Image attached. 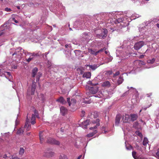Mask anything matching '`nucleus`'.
Wrapping results in <instances>:
<instances>
[{
    "mask_svg": "<svg viewBox=\"0 0 159 159\" xmlns=\"http://www.w3.org/2000/svg\"><path fill=\"white\" fill-rule=\"evenodd\" d=\"M38 114V111L36 110L35 109L34 110V114H33L32 115L31 117V124L32 125H34L35 123V116Z\"/></svg>",
    "mask_w": 159,
    "mask_h": 159,
    "instance_id": "15",
    "label": "nucleus"
},
{
    "mask_svg": "<svg viewBox=\"0 0 159 159\" xmlns=\"http://www.w3.org/2000/svg\"><path fill=\"white\" fill-rule=\"evenodd\" d=\"M28 5L30 7H36L39 6V5L37 3H34L31 2H30L29 3Z\"/></svg>",
    "mask_w": 159,
    "mask_h": 159,
    "instance_id": "31",
    "label": "nucleus"
},
{
    "mask_svg": "<svg viewBox=\"0 0 159 159\" xmlns=\"http://www.w3.org/2000/svg\"><path fill=\"white\" fill-rule=\"evenodd\" d=\"M110 85V83L108 81H105L102 84V86L104 87H109Z\"/></svg>",
    "mask_w": 159,
    "mask_h": 159,
    "instance_id": "26",
    "label": "nucleus"
},
{
    "mask_svg": "<svg viewBox=\"0 0 159 159\" xmlns=\"http://www.w3.org/2000/svg\"><path fill=\"white\" fill-rule=\"evenodd\" d=\"M102 13H101L99 14H95L94 15V16L95 18H103V16L102 15Z\"/></svg>",
    "mask_w": 159,
    "mask_h": 159,
    "instance_id": "35",
    "label": "nucleus"
},
{
    "mask_svg": "<svg viewBox=\"0 0 159 159\" xmlns=\"http://www.w3.org/2000/svg\"><path fill=\"white\" fill-rule=\"evenodd\" d=\"M90 52L91 54L94 55L95 56H96L98 54L97 51H94L91 49L90 50Z\"/></svg>",
    "mask_w": 159,
    "mask_h": 159,
    "instance_id": "45",
    "label": "nucleus"
},
{
    "mask_svg": "<svg viewBox=\"0 0 159 159\" xmlns=\"http://www.w3.org/2000/svg\"><path fill=\"white\" fill-rule=\"evenodd\" d=\"M156 155L157 158L159 159V148L157 150V152L156 153Z\"/></svg>",
    "mask_w": 159,
    "mask_h": 159,
    "instance_id": "57",
    "label": "nucleus"
},
{
    "mask_svg": "<svg viewBox=\"0 0 159 159\" xmlns=\"http://www.w3.org/2000/svg\"><path fill=\"white\" fill-rule=\"evenodd\" d=\"M24 128L26 129L27 131L30 130L31 128V125L30 124V123L29 122V119L28 118L27 116V117L26 121Z\"/></svg>",
    "mask_w": 159,
    "mask_h": 159,
    "instance_id": "17",
    "label": "nucleus"
},
{
    "mask_svg": "<svg viewBox=\"0 0 159 159\" xmlns=\"http://www.w3.org/2000/svg\"><path fill=\"white\" fill-rule=\"evenodd\" d=\"M91 76V73L90 72H87L84 73L83 75V77L84 78H89Z\"/></svg>",
    "mask_w": 159,
    "mask_h": 159,
    "instance_id": "33",
    "label": "nucleus"
},
{
    "mask_svg": "<svg viewBox=\"0 0 159 159\" xmlns=\"http://www.w3.org/2000/svg\"><path fill=\"white\" fill-rule=\"evenodd\" d=\"M12 20L14 21L16 23H18V21L15 19V18H12Z\"/></svg>",
    "mask_w": 159,
    "mask_h": 159,
    "instance_id": "64",
    "label": "nucleus"
},
{
    "mask_svg": "<svg viewBox=\"0 0 159 159\" xmlns=\"http://www.w3.org/2000/svg\"><path fill=\"white\" fill-rule=\"evenodd\" d=\"M24 132L23 128H20L17 132V134H23Z\"/></svg>",
    "mask_w": 159,
    "mask_h": 159,
    "instance_id": "36",
    "label": "nucleus"
},
{
    "mask_svg": "<svg viewBox=\"0 0 159 159\" xmlns=\"http://www.w3.org/2000/svg\"><path fill=\"white\" fill-rule=\"evenodd\" d=\"M89 121L88 120H86L82 122V124L80 125L84 129L87 128V126L89 124Z\"/></svg>",
    "mask_w": 159,
    "mask_h": 159,
    "instance_id": "23",
    "label": "nucleus"
},
{
    "mask_svg": "<svg viewBox=\"0 0 159 159\" xmlns=\"http://www.w3.org/2000/svg\"><path fill=\"white\" fill-rule=\"evenodd\" d=\"M122 12H107L106 13V15H108V17L109 18H111L113 16H116L119 14H121Z\"/></svg>",
    "mask_w": 159,
    "mask_h": 159,
    "instance_id": "18",
    "label": "nucleus"
},
{
    "mask_svg": "<svg viewBox=\"0 0 159 159\" xmlns=\"http://www.w3.org/2000/svg\"><path fill=\"white\" fill-rule=\"evenodd\" d=\"M133 1H134V2H136L137 3V2H139V3H137V5H141L140 4V2H141L142 0H132Z\"/></svg>",
    "mask_w": 159,
    "mask_h": 159,
    "instance_id": "53",
    "label": "nucleus"
},
{
    "mask_svg": "<svg viewBox=\"0 0 159 159\" xmlns=\"http://www.w3.org/2000/svg\"><path fill=\"white\" fill-rule=\"evenodd\" d=\"M141 16L137 14H134L131 16V17H128L125 15L123 17H120L117 19L115 21L116 24L117 23H120L119 26L120 25V28L127 26L129 24V22L132 20L140 17Z\"/></svg>",
    "mask_w": 159,
    "mask_h": 159,
    "instance_id": "2",
    "label": "nucleus"
},
{
    "mask_svg": "<svg viewBox=\"0 0 159 159\" xmlns=\"http://www.w3.org/2000/svg\"><path fill=\"white\" fill-rule=\"evenodd\" d=\"M12 52H10V54H12L13 57L17 58L20 60L21 59L23 54H24L26 55H32V53L29 52H25V50L19 47L16 49H12Z\"/></svg>",
    "mask_w": 159,
    "mask_h": 159,
    "instance_id": "3",
    "label": "nucleus"
},
{
    "mask_svg": "<svg viewBox=\"0 0 159 159\" xmlns=\"http://www.w3.org/2000/svg\"><path fill=\"white\" fill-rule=\"evenodd\" d=\"M4 74L5 75H6L5 74H7V75H9L10 77H11V78L12 77V76L11 74V73L10 72L4 71Z\"/></svg>",
    "mask_w": 159,
    "mask_h": 159,
    "instance_id": "56",
    "label": "nucleus"
},
{
    "mask_svg": "<svg viewBox=\"0 0 159 159\" xmlns=\"http://www.w3.org/2000/svg\"><path fill=\"white\" fill-rule=\"evenodd\" d=\"M104 63H101L100 64H94L93 65H87V66H88L89 67V70H90L94 71L97 69L98 67L100 66L103 65Z\"/></svg>",
    "mask_w": 159,
    "mask_h": 159,
    "instance_id": "13",
    "label": "nucleus"
},
{
    "mask_svg": "<svg viewBox=\"0 0 159 159\" xmlns=\"http://www.w3.org/2000/svg\"><path fill=\"white\" fill-rule=\"evenodd\" d=\"M107 59L108 60V61L109 62V61H112V60L113 59V58L112 57L110 56L108 58H107Z\"/></svg>",
    "mask_w": 159,
    "mask_h": 159,
    "instance_id": "63",
    "label": "nucleus"
},
{
    "mask_svg": "<svg viewBox=\"0 0 159 159\" xmlns=\"http://www.w3.org/2000/svg\"><path fill=\"white\" fill-rule=\"evenodd\" d=\"M41 55V52H39L37 53H33L32 55V57L39 56Z\"/></svg>",
    "mask_w": 159,
    "mask_h": 159,
    "instance_id": "39",
    "label": "nucleus"
},
{
    "mask_svg": "<svg viewBox=\"0 0 159 159\" xmlns=\"http://www.w3.org/2000/svg\"><path fill=\"white\" fill-rule=\"evenodd\" d=\"M135 64L137 65H138L139 66H142L145 65L144 62L141 60H137L135 61Z\"/></svg>",
    "mask_w": 159,
    "mask_h": 159,
    "instance_id": "29",
    "label": "nucleus"
},
{
    "mask_svg": "<svg viewBox=\"0 0 159 159\" xmlns=\"http://www.w3.org/2000/svg\"><path fill=\"white\" fill-rule=\"evenodd\" d=\"M8 158L10 159L12 158V156H11V157H10L7 156L6 154H4L3 156H2V157L0 158L1 159H8Z\"/></svg>",
    "mask_w": 159,
    "mask_h": 159,
    "instance_id": "42",
    "label": "nucleus"
},
{
    "mask_svg": "<svg viewBox=\"0 0 159 159\" xmlns=\"http://www.w3.org/2000/svg\"><path fill=\"white\" fill-rule=\"evenodd\" d=\"M39 98L43 102L45 99V95L43 94H41L39 95Z\"/></svg>",
    "mask_w": 159,
    "mask_h": 159,
    "instance_id": "41",
    "label": "nucleus"
},
{
    "mask_svg": "<svg viewBox=\"0 0 159 159\" xmlns=\"http://www.w3.org/2000/svg\"><path fill=\"white\" fill-rule=\"evenodd\" d=\"M38 71V69L37 68L35 67L32 70V76L34 77L36 76Z\"/></svg>",
    "mask_w": 159,
    "mask_h": 159,
    "instance_id": "30",
    "label": "nucleus"
},
{
    "mask_svg": "<svg viewBox=\"0 0 159 159\" xmlns=\"http://www.w3.org/2000/svg\"><path fill=\"white\" fill-rule=\"evenodd\" d=\"M122 121L124 123H126L130 121V115L127 114H125V115L124 116L122 117Z\"/></svg>",
    "mask_w": 159,
    "mask_h": 159,
    "instance_id": "16",
    "label": "nucleus"
},
{
    "mask_svg": "<svg viewBox=\"0 0 159 159\" xmlns=\"http://www.w3.org/2000/svg\"><path fill=\"white\" fill-rule=\"evenodd\" d=\"M49 53V52H46L44 54H42V56L43 57H44V56H45V57L46 58V59L47 56Z\"/></svg>",
    "mask_w": 159,
    "mask_h": 159,
    "instance_id": "60",
    "label": "nucleus"
},
{
    "mask_svg": "<svg viewBox=\"0 0 159 159\" xmlns=\"http://www.w3.org/2000/svg\"><path fill=\"white\" fill-rule=\"evenodd\" d=\"M124 81L123 76L120 75L117 81V84L118 85L121 84Z\"/></svg>",
    "mask_w": 159,
    "mask_h": 159,
    "instance_id": "27",
    "label": "nucleus"
},
{
    "mask_svg": "<svg viewBox=\"0 0 159 159\" xmlns=\"http://www.w3.org/2000/svg\"><path fill=\"white\" fill-rule=\"evenodd\" d=\"M47 65L48 66V68H49L51 66L53 67L54 66L51 62L49 61H48L47 62Z\"/></svg>",
    "mask_w": 159,
    "mask_h": 159,
    "instance_id": "44",
    "label": "nucleus"
},
{
    "mask_svg": "<svg viewBox=\"0 0 159 159\" xmlns=\"http://www.w3.org/2000/svg\"><path fill=\"white\" fill-rule=\"evenodd\" d=\"M5 10L6 11H7V12H10L11 11V10L9 8H8L7 7L5 8Z\"/></svg>",
    "mask_w": 159,
    "mask_h": 159,
    "instance_id": "59",
    "label": "nucleus"
},
{
    "mask_svg": "<svg viewBox=\"0 0 159 159\" xmlns=\"http://www.w3.org/2000/svg\"><path fill=\"white\" fill-rule=\"evenodd\" d=\"M42 76V74L40 72H39L36 75V82H38L40 78Z\"/></svg>",
    "mask_w": 159,
    "mask_h": 159,
    "instance_id": "37",
    "label": "nucleus"
},
{
    "mask_svg": "<svg viewBox=\"0 0 159 159\" xmlns=\"http://www.w3.org/2000/svg\"><path fill=\"white\" fill-rule=\"evenodd\" d=\"M125 146H126V149L128 150H130L131 148V146H129V147H127L126 146V142H125Z\"/></svg>",
    "mask_w": 159,
    "mask_h": 159,
    "instance_id": "61",
    "label": "nucleus"
},
{
    "mask_svg": "<svg viewBox=\"0 0 159 159\" xmlns=\"http://www.w3.org/2000/svg\"><path fill=\"white\" fill-rule=\"evenodd\" d=\"M107 12H102V15L103 16V18H105L107 19L108 17V15H106V13H107Z\"/></svg>",
    "mask_w": 159,
    "mask_h": 159,
    "instance_id": "51",
    "label": "nucleus"
},
{
    "mask_svg": "<svg viewBox=\"0 0 159 159\" xmlns=\"http://www.w3.org/2000/svg\"><path fill=\"white\" fill-rule=\"evenodd\" d=\"M150 53V50H149V49H148L146 51V52H145L144 53V54H149Z\"/></svg>",
    "mask_w": 159,
    "mask_h": 159,
    "instance_id": "62",
    "label": "nucleus"
},
{
    "mask_svg": "<svg viewBox=\"0 0 159 159\" xmlns=\"http://www.w3.org/2000/svg\"><path fill=\"white\" fill-rule=\"evenodd\" d=\"M100 120L99 119H96L95 120H93L92 121V123L93 124H96L94 126L91 127L89 128L90 130H93V131L92 133H89L87 134L86 136L88 137H90L93 136L95 134L97 133V131L96 129L100 125Z\"/></svg>",
    "mask_w": 159,
    "mask_h": 159,
    "instance_id": "6",
    "label": "nucleus"
},
{
    "mask_svg": "<svg viewBox=\"0 0 159 159\" xmlns=\"http://www.w3.org/2000/svg\"><path fill=\"white\" fill-rule=\"evenodd\" d=\"M129 44V41H124L122 46L119 47L116 49V56L120 57L121 60L120 62H123V60L128 57L127 56L130 53Z\"/></svg>",
    "mask_w": 159,
    "mask_h": 159,
    "instance_id": "1",
    "label": "nucleus"
},
{
    "mask_svg": "<svg viewBox=\"0 0 159 159\" xmlns=\"http://www.w3.org/2000/svg\"><path fill=\"white\" fill-rule=\"evenodd\" d=\"M148 143V139L146 138H144L143 144L144 146H146Z\"/></svg>",
    "mask_w": 159,
    "mask_h": 159,
    "instance_id": "38",
    "label": "nucleus"
},
{
    "mask_svg": "<svg viewBox=\"0 0 159 159\" xmlns=\"http://www.w3.org/2000/svg\"><path fill=\"white\" fill-rule=\"evenodd\" d=\"M129 93V90L126 91L125 93H123L121 95L122 97H124L128 95Z\"/></svg>",
    "mask_w": 159,
    "mask_h": 159,
    "instance_id": "50",
    "label": "nucleus"
},
{
    "mask_svg": "<svg viewBox=\"0 0 159 159\" xmlns=\"http://www.w3.org/2000/svg\"><path fill=\"white\" fill-rule=\"evenodd\" d=\"M98 88L97 87L95 88L92 87L90 89V92L93 94H95L98 91Z\"/></svg>",
    "mask_w": 159,
    "mask_h": 159,
    "instance_id": "32",
    "label": "nucleus"
},
{
    "mask_svg": "<svg viewBox=\"0 0 159 159\" xmlns=\"http://www.w3.org/2000/svg\"><path fill=\"white\" fill-rule=\"evenodd\" d=\"M85 24L82 20H79L75 21L74 24V28H79L81 29L84 28V26Z\"/></svg>",
    "mask_w": 159,
    "mask_h": 159,
    "instance_id": "8",
    "label": "nucleus"
},
{
    "mask_svg": "<svg viewBox=\"0 0 159 159\" xmlns=\"http://www.w3.org/2000/svg\"><path fill=\"white\" fill-rule=\"evenodd\" d=\"M136 134L138 136L140 137L141 138H142V137H143L142 134L141 132H139V131H137L136 132Z\"/></svg>",
    "mask_w": 159,
    "mask_h": 159,
    "instance_id": "48",
    "label": "nucleus"
},
{
    "mask_svg": "<svg viewBox=\"0 0 159 159\" xmlns=\"http://www.w3.org/2000/svg\"><path fill=\"white\" fill-rule=\"evenodd\" d=\"M59 159H68V158L66 155L63 154H61Z\"/></svg>",
    "mask_w": 159,
    "mask_h": 159,
    "instance_id": "40",
    "label": "nucleus"
},
{
    "mask_svg": "<svg viewBox=\"0 0 159 159\" xmlns=\"http://www.w3.org/2000/svg\"><path fill=\"white\" fill-rule=\"evenodd\" d=\"M56 101L62 104H65L66 103V102L64 99L62 97H60L59 98L56 100Z\"/></svg>",
    "mask_w": 159,
    "mask_h": 159,
    "instance_id": "28",
    "label": "nucleus"
},
{
    "mask_svg": "<svg viewBox=\"0 0 159 159\" xmlns=\"http://www.w3.org/2000/svg\"><path fill=\"white\" fill-rule=\"evenodd\" d=\"M132 155L133 157L135 159H139V157L136 156V152H133Z\"/></svg>",
    "mask_w": 159,
    "mask_h": 159,
    "instance_id": "43",
    "label": "nucleus"
},
{
    "mask_svg": "<svg viewBox=\"0 0 159 159\" xmlns=\"http://www.w3.org/2000/svg\"><path fill=\"white\" fill-rule=\"evenodd\" d=\"M60 109L61 113L62 116H64L67 113V110L65 107H61Z\"/></svg>",
    "mask_w": 159,
    "mask_h": 159,
    "instance_id": "25",
    "label": "nucleus"
},
{
    "mask_svg": "<svg viewBox=\"0 0 159 159\" xmlns=\"http://www.w3.org/2000/svg\"><path fill=\"white\" fill-rule=\"evenodd\" d=\"M33 59H34V57H32L31 56H30V57L28 59H26V61L27 62H29L30 61L33 60Z\"/></svg>",
    "mask_w": 159,
    "mask_h": 159,
    "instance_id": "49",
    "label": "nucleus"
},
{
    "mask_svg": "<svg viewBox=\"0 0 159 159\" xmlns=\"http://www.w3.org/2000/svg\"><path fill=\"white\" fill-rule=\"evenodd\" d=\"M120 74V72L119 71L116 72L114 74L113 77L115 78L116 76Z\"/></svg>",
    "mask_w": 159,
    "mask_h": 159,
    "instance_id": "55",
    "label": "nucleus"
},
{
    "mask_svg": "<svg viewBox=\"0 0 159 159\" xmlns=\"http://www.w3.org/2000/svg\"><path fill=\"white\" fill-rule=\"evenodd\" d=\"M121 118V116L120 114H117L116 116L115 120V125H118L119 124Z\"/></svg>",
    "mask_w": 159,
    "mask_h": 159,
    "instance_id": "20",
    "label": "nucleus"
},
{
    "mask_svg": "<svg viewBox=\"0 0 159 159\" xmlns=\"http://www.w3.org/2000/svg\"><path fill=\"white\" fill-rule=\"evenodd\" d=\"M155 59L154 58L150 60H148L147 61V62L149 64H152L155 61Z\"/></svg>",
    "mask_w": 159,
    "mask_h": 159,
    "instance_id": "46",
    "label": "nucleus"
},
{
    "mask_svg": "<svg viewBox=\"0 0 159 159\" xmlns=\"http://www.w3.org/2000/svg\"><path fill=\"white\" fill-rule=\"evenodd\" d=\"M103 133H106L107 132V131L106 130L105 127H103L101 129Z\"/></svg>",
    "mask_w": 159,
    "mask_h": 159,
    "instance_id": "52",
    "label": "nucleus"
},
{
    "mask_svg": "<svg viewBox=\"0 0 159 159\" xmlns=\"http://www.w3.org/2000/svg\"><path fill=\"white\" fill-rule=\"evenodd\" d=\"M101 33L97 34L96 37L99 39H104L107 36V30L106 29H102L101 30Z\"/></svg>",
    "mask_w": 159,
    "mask_h": 159,
    "instance_id": "9",
    "label": "nucleus"
},
{
    "mask_svg": "<svg viewBox=\"0 0 159 159\" xmlns=\"http://www.w3.org/2000/svg\"><path fill=\"white\" fill-rule=\"evenodd\" d=\"M47 142L48 143L52 144L59 145L60 144V142L58 140H56L54 138L51 137H49L48 139Z\"/></svg>",
    "mask_w": 159,
    "mask_h": 159,
    "instance_id": "11",
    "label": "nucleus"
},
{
    "mask_svg": "<svg viewBox=\"0 0 159 159\" xmlns=\"http://www.w3.org/2000/svg\"><path fill=\"white\" fill-rule=\"evenodd\" d=\"M114 92L113 90L111 91H103V93L102 92H99L97 94L91 96V97H96L98 98H109V95H111L113 94Z\"/></svg>",
    "mask_w": 159,
    "mask_h": 159,
    "instance_id": "4",
    "label": "nucleus"
},
{
    "mask_svg": "<svg viewBox=\"0 0 159 159\" xmlns=\"http://www.w3.org/2000/svg\"><path fill=\"white\" fill-rule=\"evenodd\" d=\"M146 44V43L143 41H140L135 43L134 45V49L138 50L140 49L143 46Z\"/></svg>",
    "mask_w": 159,
    "mask_h": 159,
    "instance_id": "12",
    "label": "nucleus"
},
{
    "mask_svg": "<svg viewBox=\"0 0 159 159\" xmlns=\"http://www.w3.org/2000/svg\"><path fill=\"white\" fill-rule=\"evenodd\" d=\"M53 3L54 5L58 6V11L57 12V15L60 19L62 18L61 16H63L64 15V7H63L61 3L58 0H53Z\"/></svg>",
    "mask_w": 159,
    "mask_h": 159,
    "instance_id": "5",
    "label": "nucleus"
},
{
    "mask_svg": "<svg viewBox=\"0 0 159 159\" xmlns=\"http://www.w3.org/2000/svg\"><path fill=\"white\" fill-rule=\"evenodd\" d=\"M24 152V149L23 148H20L19 151V154L20 155H22Z\"/></svg>",
    "mask_w": 159,
    "mask_h": 159,
    "instance_id": "47",
    "label": "nucleus"
},
{
    "mask_svg": "<svg viewBox=\"0 0 159 159\" xmlns=\"http://www.w3.org/2000/svg\"><path fill=\"white\" fill-rule=\"evenodd\" d=\"M130 88L133 89V92L135 94L134 96L135 97V98H138L139 97V94L138 93V91L135 89L133 87H131Z\"/></svg>",
    "mask_w": 159,
    "mask_h": 159,
    "instance_id": "34",
    "label": "nucleus"
},
{
    "mask_svg": "<svg viewBox=\"0 0 159 159\" xmlns=\"http://www.w3.org/2000/svg\"><path fill=\"white\" fill-rule=\"evenodd\" d=\"M152 105L151 104H150L146 107H142V110H146L147 108L149 107Z\"/></svg>",
    "mask_w": 159,
    "mask_h": 159,
    "instance_id": "58",
    "label": "nucleus"
},
{
    "mask_svg": "<svg viewBox=\"0 0 159 159\" xmlns=\"http://www.w3.org/2000/svg\"><path fill=\"white\" fill-rule=\"evenodd\" d=\"M83 40V43H82V45L87 44L88 42L91 39L88 33H84L82 35Z\"/></svg>",
    "mask_w": 159,
    "mask_h": 159,
    "instance_id": "10",
    "label": "nucleus"
},
{
    "mask_svg": "<svg viewBox=\"0 0 159 159\" xmlns=\"http://www.w3.org/2000/svg\"><path fill=\"white\" fill-rule=\"evenodd\" d=\"M67 102L69 106H71V105H74V104L76 103V100L74 98L71 99V101H70V98H67Z\"/></svg>",
    "mask_w": 159,
    "mask_h": 159,
    "instance_id": "19",
    "label": "nucleus"
},
{
    "mask_svg": "<svg viewBox=\"0 0 159 159\" xmlns=\"http://www.w3.org/2000/svg\"><path fill=\"white\" fill-rule=\"evenodd\" d=\"M130 121H134L138 118V115L136 114H131L130 115Z\"/></svg>",
    "mask_w": 159,
    "mask_h": 159,
    "instance_id": "21",
    "label": "nucleus"
},
{
    "mask_svg": "<svg viewBox=\"0 0 159 159\" xmlns=\"http://www.w3.org/2000/svg\"><path fill=\"white\" fill-rule=\"evenodd\" d=\"M55 155V153L52 152L51 150L48 149L44 152V156L46 157H52Z\"/></svg>",
    "mask_w": 159,
    "mask_h": 159,
    "instance_id": "14",
    "label": "nucleus"
},
{
    "mask_svg": "<svg viewBox=\"0 0 159 159\" xmlns=\"http://www.w3.org/2000/svg\"><path fill=\"white\" fill-rule=\"evenodd\" d=\"M106 50V48H104L103 49H101L98 51H97V52L98 54L99 53H101V52H103Z\"/></svg>",
    "mask_w": 159,
    "mask_h": 159,
    "instance_id": "54",
    "label": "nucleus"
},
{
    "mask_svg": "<svg viewBox=\"0 0 159 159\" xmlns=\"http://www.w3.org/2000/svg\"><path fill=\"white\" fill-rule=\"evenodd\" d=\"M149 24V22H145V25L143 26L142 25H141L139 27V31L140 32L141 35L145 34L146 31H147L148 30V26Z\"/></svg>",
    "mask_w": 159,
    "mask_h": 159,
    "instance_id": "7",
    "label": "nucleus"
},
{
    "mask_svg": "<svg viewBox=\"0 0 159 159\" xmlns=\"http://www.w3.org/2000/svg\"><path fill=\"white\" fill-rule=\"evenodd\" d=\"M36 82H33L31 87V95H33L34 94L35 89H36Z\"/></svg>",
    "mask_w": 159,
    "mask_h": 159,
    "instance_id": "24",
    "label": "nucleus"
},
{
    "mask_svg": "<svg viewBox=\"0 0 159 159\" xmlns=\"http://www.w3.org/2000/svg\"><path fill=\"white\" fill-rule=\"evenodd\" d=\"M44 133V131H40L39 132V136L40 142L41 143H43V141L44 139V136H45Z\"/></svg>",
    "mask_w": 159,
    "mask_h": 159,
    "instance_id": "22",
    "label": "nucleus"
}]
</instances>
